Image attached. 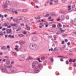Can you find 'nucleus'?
<instances>
[{
  "label": "nucleus",
  "instance_id": "59",
  "mask_svg": "<svg viewBox=\"0 0 76 76\" xmlns=\"http://www.w3.org/2000/svg\"><path fill=\"white\" fill-rule=\"evenodd\" d=\"M60 61H63L64 60H63V59L61 58L60 59Z\"/></svg>",
  "mask_w": 76,
  "mask_h": 76
},
{
  "label": "nucleus",
  "instance_id": "15",
  "mask_svg": "<svg viewBox=\"0 0 76 76\" xmlns=\"http://www.w3.org/2000/svg\"><path fill=\"white\" fill-rule=\"evenodd\" d=\"M1 49L2 50H3V49H4V50H6V49H7V48H6V47L3 46L1 48Z\"/></svg>",
  "mask_w": 76,
  "mask_h": 76
},
{
  "label": "nucleus",
  "instance_id": "39",
  "mask_svg": "<svg viewBox=\"0 0 76 76\" xmlns=\"http://www.w3.org/2000/svg\"><path fill=\"white\" fill-rule=\"evenodd\" d=\"M5 58H7V59H8V58H9V57L7 56H5Z\"/></svg>",
  "mask_w": 76,
  "mask_h": 76
},
{
  "label": "nucleus",
  "instance_id": "13",
  "mask_svg": "<svg viewBox=\"0 0 76 76\" xmlns=\"http://www.w3.org/2000/svg\"><path fill=\"white\" fill-rule=\"evenodd\" d=\"M61 18L62 20H64V18H65V17H64V16L62 15L61 16Z\"/></svg>",
  "mask_w": 76,
  "mask_h": 76
},
{
  "label": "nucleus",
  "instance_id": "8",
  "mask_svg": "<svg viewBox=\"0 0 76 76\" xmlns=\"http://www.w3.org/2000/svg\"><path fill=\"white\" fill-rule=\"evenodd\" d=\"M26 27L27 30H28V31H29L30 30V27L28 26V24H26Z\"/></svg>",
  "mask_w": 76,
  "mask_h": 76
},
{
  "label": "nucleus",
  "instance_id": "50",
  "mask_svg": "<svg viewBox=\"0 0 76 76\" xmlns=\"http://www.w3.org/2000/svg\"><path fill=\"white\" fill-rule=\"evenodd\" d=\"M7 48H10V46L9 45L7 46Z\"/></svg>",
  "mask_w": 76,
  "mask_h": 76
},
{
  "label": "nucleus",
  "instance_id": "42",
  "mask_svg": "<svg viewBox=\"0 0 76 76\" xmlns=\"http://www.w3.org/2000/svg\"><path fill=\"white\" fill-rule=\"evenodd\" d=\"M14 13H15L16 15H18V12H17V11H15V12H14Z\"/></svg>",
  "mask_w": 76,
  "mask_h": 76
},
{
  "label": "nucleus",
  "instance_id": "19",
  "mask_svg": "<svg viewBox=\"0 0 76 76\" xmlns=\"http://www.w3.org/2000/svg\"><path fill=\"white\" fill-rule=\"evenodd\" d=\"M20 22V20H19V19H17L16 20V22L17 23H19V22Z\"/></svg>",
  "mask_w": 76,
  "mask_h": 76
},
{
  "label": "nucleus",
  "instance_id": "30",
  "mask_svg": "<svg viewBox=\"0 0 76 76\" xmlns=\"http://www.w3.org/2000/svg\"><path fill=\"white\" fill-rule=\"evenodd\" d=\"M20 30H21V28H20L16 30V31L17 32H18V31H20Z\"/></svg>",
  "mask_w": 76,
  "mask_h": 76
},
{
  "label": "nucleus",
  "instance_id": "3",
  "mask_svg": "<svg viewBox=\"0 0 76 76\" xmlns=\"http://www.w3.org/2000/svg\"><path fill=\"white\" fill-rule=\"evenodd\" d=\"M25 57L23 55H20L19 56V59L20 61H23Z\"/></svg>",
  "mask_w": 76,
  "mask_h": 76
},
{
  "label": "nucleus",
  "instance_id": "29",
  "mask_svg": "<svg viewBox=\"0 0 76 76\" xmlns=\"http://www.w3.org/2000/svg\"><path fill=\"white\" fill-rule=\"evenodd\" d=\"M23 11L24 12H27V10L23 9Z\"/></svg>",
  "mask_w": 76,
  "mask_h": 76
},
{
  "label": "nucleus",
  "instance_id": "41",
  "mask_svg": "<svg viewBox=\"0 0 76 76\" xmlns=\"http://www.w3.org/2000/svg\"><path fill=\"white\" fill-rule=\"evenodd\" d=\"M53 49L52 48L49 50V51H53Z\"/></svg>",
  "mask_w": 76,
  "mask_h": 76
},
{
  "label": "nucleus",
  "instance_id": "7",
  "mask_svg": "<svg viewBox=\"0 0 76 76\" xmlns=\"http://www.w3.org/2000/svg\"><path fill=\"white\" fill-rule=\"evenodd\" d=\"M8 37L9 38H15V36H14V35L12 36L11 34L9 35Z\"/></svg>",
  "mask_w": 76,
  "mask_h": 76
},
{
  "label": "nucleus",
  "instance_id": "40",
  "mask_svg": "<svg viewBox=\"0 0 76 76\" xmlns=\"http://www.w3.org/2000/svg\"><path fill=\"white\" fill-rule=\"evenodd\" d=\"M76 59H74L72 60V62H75L76 61Z\"/></svg>",
  "mask_w": 76,
  "mask_h": 76
},
{
  "label": "nucleus",
  "instance_id": "48",
  "mask_svg": "<svg viewBox=\"0 0 76 76\" xmlns=\"http://www.w3.org/2000/svg\"><path fill=\"white\" fill-rule=\"evenodd\" d=\"M37 60L39 61V62H41V61L40 60V58H38Z\"/></svg>",
  "mask_w": 76,
  "mask_h": 76
},
{
  "label": "nucleus",
  "instance_id": "17",
  "mask_svg": "<svg viewBox=\"0 0 76 76\" xmlns=\"http://www.w3.org/2000/svg\"><path fill=\"white\" fill-rule=\"evenodd\" d=\"M2 70L4 72H7V69H2Z\"/></svg>",
  "mask_w": 76,
  "mask_h": 76
},
{
  "label": "nucleus",
  "instance_id": "33",
  "mask_svg": "<svg viewBox=\"0 0 76 76\" xmlns=\"http://www.w3.org/2000/svg\"><path fill=\"white\" fill-rule=\"evenodd\" d=\"M52 36H49L48 38H49V39H50V38H52Z\"/></svg>",
  "mask_w": 76,
  "mask_h": 76
},
{
  "label": "nucleus",
  "instance_id": "58",
  "mask_svg": "<svg viewBox=\"0 0 76 76\" xmlns=\"http://www.w3.org/2000/svg\"><path fill=\"white\" fill-rule=\"evenodd\" d=\"M2 31H5L6 30V28H4L2 29Z\"/></svg>",
  "mask_w": 76,
  "mask_h": 76
},
{
  "label": "nucleus",
  "instance_id": "18",
  "mask_svg": "<svg viewBox=\"0 0 76 76\" xmlns=\"http://www.w3.org/2000/svg\"><path fill=\"white\" fill-rule=\"evenodd\" d=\"M38 72H39V70L38 69L35 70L34 71V73H38Z\"/></svg>",
  "mask_w": 76,
  "mask_h": 76
},
{
  "label": "nucleus",
  "instance_id": "55",
  "mask_svg": "<svg viewBox=\"0 0 76 76\" xmlns=\"http://www.w3.org/2000/svg\"><path fill=\"white\" fill-rule=\"evenodd\" d=\"M3 61H4V62H5L6 61V59H4L2 60Z\"/></svg>",
  "mask_w": 76,
  "mask_h": 76
},
{
  "label": "nucleus",
  "instance_id": "32",
  "mask_svg": "<svg viewBox=\"0 0 76 76\" xmlns=\"http://www.w3.org/2000/svg\"><path fill=\"white\" fill-rule=\"evenodd\" d=\"M40 25H41V26H44V23H41Z\"/></svg>",
  "mask_w": 76,
  "mask_h": 76
},
{
  "label": "nucleus",
  "instance_id": "36",
  "mask_svg": "<svg viewBox=\"0 0 76 76\" xmlns=\"http://www.w3.org/2000/svg\"><path fill=\"white\" fill-rule=\"evenodd\" d=\"M1 33H2V31H1L0 32V35L1 36H2V35H3V34H1Z\"/></svg>",
  "mask_w": 76,
  "mask_h": 76
},
{
  "label": "nucleus",
  "instance_id": "5",
  "mask_svg": "<svg viewBox=\"0 0 76 76\" xmlns=\"http://www.w3.org/2000/svg\"><path fill=\"white\" fill-rule=\"evenodd\" d=\"M12 65H11L10 66H7L5 65H4V68H7H7H11V67H12Z\"/></svg>",
  "mask_w": 76,
  "mask_h": 76
},
{
  "label": "nucleus",
  "instance_id": "16",
  "mask_svg": "<svg viewBox=\"0 0 76 76\" xmlns=\"http://www.w3.org/2000/svg\"><path fill=\"white\" fill-rule=\"evenodd\" d=\"M19 42H20V44H25L24 42H22V41H20Z\"/></svg>",
  "mask_w": 76,
  "mask_h": 76
},
{
  "label": "nucleus",
  "instance_id": "11",
  "mask_svg": "<svg viewBox=\"0 0 76 76\" xmlns=\"http://www.w3.org/2000/svg\"><path fill=\"white\" fill-rule=\"evenodd\" d=\"M18 36L19 37H25V36H24L23 34H18Z\"/></svg>",
  "mask_w": 76,
  "mask_h": 76
},
{
  "label": "nucleus",
  "instance_id": "12",
  "mask_svg": "<svg viewBox=\"0 0 76 76\" xmlns=\"http://www.w3.org/2000/svg\"><path fill=\"white\" fill-rule=\"evenodd\" d=\"M4 25L5 26H7L9 25V23H5Z\"/></svg>",
  "mask_w": 76,
  "mask_h": 76
},
{
  "label": "nucleus",
  "instance_id": "64",
  "mask_svg": "<svg viewBox=\"0 0 76 76\" xmlns=\"http://www.w3.org/2000/svg\"><path fill=\"white\" fill-rule=\"evenodd\" d=\"M4 17H5V18L7 17V15H5L4 16Z\"/></svg>",
  "mask_w": 76,
  "mask_h": 76
},
{
  "label": "nucleus",
  "instance_id": "26",
  "mask_svg": "<svg viewBox=\"0 0 76 76\" xmlns=\"http://www.w3.org/2000/svg\"><path fill=\"white\" fill-rule=\"evenodd\" d=\"M49 16H50V14H48L45 15V16L46 18H47V17H48Z\"/></svg>",
  "mask_w": 76,
  "mask_h": 76
},
{
  "label": "nucleus",
  "instance_id": "52",
  "mask_svg": "<svg viewBox=\"0 0 76 76\" xmlns=\"http://www.w3.org/2000/svg\"><path fill=\"white\" fill-rule=\"evenodd\" d=\"M58 0H57V1H54V2L55 3H58Z\"/></svg>",
  "mask_w": 76,
  "mask_h": 76
},
{
  "label": "nucleus",
  "instance_id": "4",
  "mask_svg": "<svg viewBox=\"0 0 76 76\" xmlns=\"http://www.w3.org/2000/svg\"><path fill=\"white\" fill-rule=\"evenodd\" d=\"M7 34H11L12 32V30L11 29H7Z\"/></svg>",
  "mask_w": 76,
  "mask_h": 76
},
{
  "label": "nucleus",
  "instance_id": "22",
  "mask_svg": "<svg viewBox=\"0 0 76 76\" xmlns=\"http://www.w3.org/2000/svg\"><path fill=\"white\" fill-rule=\"evenodd\" d=\"M16 25H17L16 24H11V26H16Z\"/></svg>",
  "mask_w": 76,
  "mask_h": 76
},
{
  "label": "nucleus",
  "instance_id": "20",
  "mask_svg": "<svg viewBox=\"0 0 76 76\" xmlns=\"http://www.w3.org/2000/svg\"><path fill=\"white\" fill-rule=\"evenodd\" d=\"M59 30L61 31V32H64V30H62V28H59Z\"/></svg>",
  "mask_w": 76,
  "mask_h": 76
},
{
  "label": "nucleus",
  "instance_id": "9",
  "mask_svg": "<svg viewBox=\"0 0 76 76\" xmlns=\"http://www.w3.org/2000/svg\"><path fill=\"white\" fill-rule=\"evenodd\" d=\"M6 63L7 65H9V64H10V61L8 60H7L6 61Z\"/></svg>",
  "mask_w": 76,
  "mask_h": 76
},
{
  "label": "nucleus",
  "instance_id": "2",
  "mask_svg": "<svg viewBox=\"0 0 76 76\" xmlns=\"http://www.w3.org/2000/svg\"><path fill=\"white\" fill-rule=\"evenodd\" d=\"M30 48L33 50H35L37 48V45L35 44H31L30 45Z\"/></svg>",
  "mask_w": 76,
  "mask_h": 76
},
{
  "label": "nucleus",
  "instance_id": "44",
  "mask_svg": "<svg viewBox=\"0 0 76 76\" xmlns=\"http://www.w3.org/2000/svg\"><path fill=\"white\" fill-rule=\"evenodd\" d=\"M11 64H14V61H12L11 62Z\"/></svg>",
  "mask_w": 76,
  "mask_h": 76
},
{
  "label": "nucleus",
  "instance_id": "54",
  "mask_svg": "<svg viewBox=\"0 0 76 76\" xmlns=\"http://www.w3.org/2000/svg\"><path fill=\"white\" fill-rule=\"evenodd\" d=\"M52 4H53V3L52 2L50 3V5H52Z\"/></svg>",
  "mask_w": 76,
  "mask_h": 76
},
{
  "label": "nucleus",
  "instance_id": "60",
  "mask_svg": "<svg viewBox=\"0 0 76 76\" xmlns=\"http://www.w3.org/2000/svg\"><path fill=\"white\" fill-rule=\"evenodd\" d=\"M63 56H58V57H63Z\"/></svg>",
  "mask_w": 76,
  "mask_h": 76
},
{
  "label": "nucleus",
  "instance_id": "49",
  "mask_svg": "<svg viewBox=\"0 0 76 76\" xmlns=\"http://www.w3.org/2000/svg\"><path fill=\"white\" fill-rule=\"evenodd\" d=\"M37 19H41V17H38L37 18Z\"/></svg>",
  "mask_w": 76,
  "mask_h": 76
},
{
  "label": "nucleus",
  "instance_id": "56",
  "mask_svg": "<svg viewBox=\"0 0 76 76\" xmlns=\"http://www.w3.org/2000/svg\"><path fill=\"white\" fill-rule=\"evenodd\" d=\"M23 34L25 35V34H26V31H24L23 33Z\"/></svg>",
  "mask_w": 76,
  "mask_h": 76
},
{
  "label": "nucleus",
  "instance_id": "21",
  "mask_svg": "<svg viewBox=\"0 0 76 76\" xmlns=\"http://www.w3.org/2000/svg\"><path fill=\"white\" fill-rule=\"evenodd\" d=\"M45 25L46 27H48V23H45Z\"/></svg>",
  "mask_w": 76,
  "mask_h": 76
},
{
  "label": "nucleus",
  "instance_id": "31",
  "mask_svg": "<svg viewBox=\"0 0 76 76\" xmlns=\"http://www.w3.org/2000/svg\"><path fill=\"white\" fill-rule=\"evenodd\" d=\"M73 66L74 67H76V63H74V64L73 65Z\"/></svg>",
  "mask_w": 76,
  "mask_h": 76
},
{
  "label": "nucleus",
  "instance_id": "51",
  "mask_svg": "<svg viewBox=\"0 0 76 76\" xmlns=\"http://www.w3.org/2000/svg\"><path fill=\"white\" fill-rule=\"evenodd\" d=\"M75 5H74L72 6V8H75Z\"/></svg>",
  "mask_w": 76,
  "mask_h": 76
},
{
  "label": "nucleus",
  "instance_id": "46",
  "mask_svg": "<svg viewBox=\"0 0 76 76\" xmlns=\"http://www.w3.org/2000/svg\"><path fill=\"white\" fill-rule=\"evenodd\" d=\"M15 11H15V10H14V9L12 10V12L13 13H15Z\"/></svg>",
  "mask_w": 76,
  "mask_h": 76
},
{
  "label": "nucleus",
  "instance_id": "10",
  "mask_svg": "<svg viewBox=\"0 0 76 76\" xmlns=\"http://www.w3.org/2000/svg\"><path fill=\"white\" fill-rule=\"evenodd\" d=\"M57 26L58 28H60L59 27H61V26H62L61 25V24L60 23H59L58 24Z\"/></svg>",
  "mask_w": 76,
  "mask_h": 76
},
{
  "label": "nucleus",
  "instance_id": "63",
  "mask_svg": "<svg viewBox=\"0 0 76 76\" xmlns=\"http://www.w3.org/2000/svg\"><path fill=\"white\" fill-rule=\"evenodd\" d=\"M33 1H34V2H35V3H37V0H33Z\"/></svg>",
  "mask_w": 76,
  "mask_h": 76
},
{
  "label": "nucleus",
  "instance_id": "14",
  "mask_svg": "<svg viewBox=\"0 0 76 76\" xmlns=\"http://www.w3.org/2000/svg\"><path fill=\"white\" fill-rule=\"evenodd\" d=\"M3 7L4 8H7L8 7V6L7 5H4L3 6Z\"/></svg>",
  "mask_w": 76,
  "mask_h": 76
},
{
  "label": "nucleus",
  "instance_id": "34",
  "mask_svg": "<svg viewBox=\"0 0 76 76\" xmlns=\"http://www.w3.org/2000/svg\"><path fill=\"white\" fill-rule=\"evenodd\" d=\"M69 62H73V60H72V59H70L69 60Z\"/></svg>",
  "mask_w": 76,
  "mask_h": 76
},
{
  "label": "nucleus",
  "instance_id": "47",
  "mask_svg": "<svg viewBox=\"0 0 76 76\" xmlns=\"http://www.w3.org/2000/svg\"><path fill=\"white\" fill-rule=\"evenodd\" d=\"M62 44H64V41H62L61 42Z\"/></svg>",
  "mask_w": 76,
  "mask_h": 76
},
{
  "label": "nucleus",
  "instance_id": "38",
  "mask_svg": "<svg viewBox=\"0 0 76 76\" xmlns=\"http://www.w3.org/2000/svg\"><path fill=\"white\" fill-rule=\"evenodd\" d=\"M50 60L52 62H53V61H54V59L52 58H50Z\"/></svg>",
  "mask_w": 76,
  "mask_h": 76
},
{
  "label": "nucleus",
  "instance_id": "6",
  "mask_svg": "<svg viewBox=\"0 0 76 76\" xmlns=\"http://www.w3.org/2000/svg\"><path fill=\"white\" fill-rule=\"evenodd\" d=\"M32 39L34 41H36L38 40V38L36 37H33L32 38Z\"/></svg>",
  "mask_w": 76,
  "mask_h": 76
},
{
  "label": "nucleus",
  "instance_id": "43",
  "mask_svg": "<svg viewBox=\"0 0 76 76\" xmlns=\"http://www.w3.org/2000/svg\"><path fill=\"white\" fill-rule=\"evenodd\" d=\"M8 10V9H4V11H5V12H6V11H7Z\"/></svg>",
  "mask_w": 76,
  "mask_h": 76
},
{
  "label": "nucleus",
  "instance_id": "53",
  "mask_svg": "<svg viewBox=\"0 0 76 76\" xmlns=\"http://www.w3.org/2000/svg\"><path fill=\"white\" fill-rule=\"evenodd\" d=\"M57 21H60V18H58L57 19Z\"/></svg>",
  "mask_w": 76,
  "mask_h": 76
},
{
  "label": "nucleus",
  "instance_id": "35",
  "mask_svg": "<svg viewBox=\"0 0 76 76\" xmlns=\"http://www.w3.org/2000/svg\"><path fill=\"white\" fill-rule=\"evenodd\" d=\"M66 64H69V61H66Z\"/></svg>",
  "mask_w": 76,
  "mask_h": 76
},
{
  "label": "nucleus",
  "instance_id": "37",
  "mask_svg": "<svg viewBox=\"0 0 76 76\" xmlns=\"http://www.w3.org/2000/svg\"><path fill=\"white\" fill-rule=\"evenodd\" d=\"M66 19H69V16H66Z\"/></svg>",
  "mask_w": 76,
  "mask_h": 76
},
{
  "label": "nucleus",
  "instance_id": "61",
  "mask_svg": "<svg viewBox=\"0 0 76 76\" xmlns=\"http://www.w3.org/2000/svg\"><path fill=\"white\" fill-rule=\"evenodd\" d=\"M67 41H68V40H67V39H65V42H67Z\"/></svg>",
  "mask_w": 76,
  "mask_h": 76
},
{
  "label": "nucleus",
  "instance_id": "45",
  "mask_svg": "<svg viewBox=\"0 0 76 76\" xmlns=\"http://www.w3.org/2000/svg\"><path fill=\"white\" fill-rule=\"evenodd\" d=\"M11 27H12V26H7V28H11Z\"/></svg>",
  "mask_w": 76,
  "mask_h": 76
},
{
  "label": "nucleus",
  "instance_id": "28",
  "mask_svg": "<svg viewBox=\"0 0 76 76\" xmlns=\"http://www.w3.org/2000/svg\"><path fill=\"white\" fill-rule=\"evenodd\" d=\"M67 1V0H62L61 1L62 3H65V1Z\"/></svg>",
  "mask_w": 76,
  "mask_h": 76
},
{
  "label": "nucleus",
  "instance_id": "57",
  "mask_svg": "<svg viewBox=\"0 0 76 76\" xmlns=\"http://www.w3.org/2000/svg\"><path fill=\"white\" fill-rule=\"evenodd\" d=\"M71 9V8H68V11H69V10H70Z\"/></svg>",
  "mask_w": 76,
  "mask_h": 76
},
{
  "label": "nucleus",
  "instance_id": "23",
  "mask_svg": "<svg viewBox=\"0 0 76 76\" xmlns=\"http://www.w3.org/2000/svg\"><path fill=\"white\" fill-rule=\"evenodd\" d=\"M2 19H3V18H4V15H2L1 14H0V18H1Z\"/></svg>",
  "mask_w": 76,
  "mask_h": 76
},
{
  "label": "nucleus",
  "instance_id": "27",
  "mask_svg": "<svg viewBox=\"0 0 76 76\" xmlns=\"http://www.w3.org/2000/svg\"><path fill=\"white\" fill-rule=\"evenodd\" d=\"M6 4H9V1H6Z\"/></svg>",
  "mask_w": 76,
  "mask_h": 76
},
{
  "label": "nucleus",
  "instance_id": "25",
  "mask_svg": "<svg viewBox=\"0 0 76 76\" xmlns=\"http://www.w3.org/2000/svg\"><path fill=\"white\" fill-rule=\"evenodd\" d=\"M32 59H33V58L31 57H29V59H27V60H32Z\"/></svg>",
  "mask_w": 76,
  "mask_h": 76
},
{
  "label": "nucleus",
  "instance_id": "62",
  "mask_svg": "<svg viewBox=\"0 0 76 76\" xmlns=\"http://www.w3.org/2000/svg\"><path fill=\"white\" fill-rule=\"evenodd\" d=\"M70 7H71V6L70 5V6H69L68 7V8H71Z\"/></svg>",
  "mask_w": 76,
  "mask_h": 76
},
{
  "label": "nucleus",
  "instance_id": "1",
  "mask_svg": "<svg viewBox=\"0 0 76 76\" xmlns=\"http://www.w3.org/2000/svg\"><path fill=\"white\" fill-rule=\"evenodd\" d=\"M40 64H39V62L37 61H34L33 62L32 64V67L33 69H37L39 67Z\"/></svg>",
  "mask_w": 76,
  "mask_h": 76
},
{
  "label": "nucleus",
  "instance_id": "24",
  "mask_svg": "<svg viewBox=\"0 0 76 76\" xmlns=\"http://www.w3.org/2000/svg\"><path fill=\"white\" fill-rule=\"evenodd\" d=\"M45 58V57H42L41 58V59L42 60H44Z\"/></svg>",
  "mask_w": 76,
  "mask_h": 76
}]
</instances>
